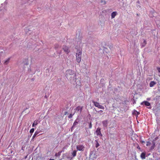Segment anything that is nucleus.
I'll return each mask as SVG.
<instances>
[{
	"mask_svg": "<svg viewBox=\"0 0 160 160\" xmlns=\"http://www.w3.org/2000/svg\"><path fill=\"white\" fill-rule=\"evenodd\" d=\"M82 52L80 50H77L76 52V59L78 62L79 63L81 60Z\"/></svg>",
	"mask_w": 160,
	"mask_h": 160,
	"instance_id": "1",
	"label": "nucleus"
},
{
	"mask_svg": "<svg viewBox=\"0 0 160 160\" xmlns=\"http://www.w3.org/2000/svg\"><path fill=\"white\" fill-rule=\"evenodd\" d=\"M92 102L96 107H98L99 108L102 109H104V107L100 105L99 103L94 101H92Z\"/></svg>",
	"mask_w": 160,
	"mask_h": 160,
	"instance_id": "2",
	"label": "nucleus"
},
{
	"mask_svg": "<svg viewBox=\"0 0 160 160\" xmlns=\"http://www.w3.org/2000/svg\"><path fill=\"white\" fill-rule=\"evenodd\" d=\"M101 129L100 128L98 127L97 128L95 131V133L97 135L99 136V137H102V135L101 131Z\"/></svg>",
	"mask_w": 160,
	"mask_h": 160,
	"instance_id": "3",
	"label": "nucleus"
},
{
	"mask_svg": "<svg viewBox=\"0 0 160 160\" xmlns=\"http://www.w3.org/2000/svg\"><path fill=\"white\" fill-rule=\"evenodd\" d=\"M73 71L70 69L68 70L66 73V76L67 77L73 75Z\"/></svg>",
	"mask_w": 160,
	"mask_h": 160,
	"instance_id": "4",
	"label": "nucleus"
},
{
	"mask_svg": "<svg viewBox=\"0 0 160 160\" xmlns=\"http://www.w3.org/2000/svg\"><path fill=\"white\" fill-rule=\"evenodd\" d=\"M62 49L67 54H68L70 52V50L68 49V47L66 45H64L63 46Z\"/></svg>",
	"mask_w": 160,
	"mask_h": 160,
	"instance_id": "5",
	"label": "nucleus"
},
{
	"mask_svg": "<svg viewBox=\"0 0 160 160\" xmlns=\"http://www.w3.org/2000/svg\"><path fill=\"white\" fill-rule=\"evenodd\" d=\"M144 104L146 106H149V107L148 108L151 109V108L150 103L149 102L147 101H144L141 103L142 104Z\"/></svg>",
	"mask_w": 160,
	"mask_h": 160,
	"instance_id": "6",
	"label": "nucleus"
},
{
	"mask_svg": "<svg viewBox=\"0 0 160 160\" xmlns=\"http://www.w3.org/2000/svg\"><path fill=\"white\" fill-rule=\"evenodd\" d=\"M84 148V147L82 145H78L77 146V149L79 151H83Z\"/></svg>",
	"mask_w": 160,
	"mask_h": 160,
	"instance_id": "7",
	"label": "nucleus"
},
{
	"mask_svg": "<svg viewBox=\"0 0 160 160\" xmlns=\"http://www.w3.org/2000/svg\"><path fill=\"white\" fill-rule=\"evenodd\" d=\"M102 123L103 126L104 127H107V126H108V120H106L103 121L102 122Z\"/></svg>",
	"mask_w": 160,
	"mask_h": 160,
	"instance_id": "8",
	"label": "nucleus"
},
{
	"mask_svg": "<svg viewBox=\"0 0 160 160\" xmlns=\"http://www.w3.org/2000/svg\"><path fill=\"white\" fill-rule=\"evenodd\" d=\"M82 107H81L80 106H78L77 107V108L75 109V111H80V112H81L82 110Z\"/></svg>",
	"mask_w": 160,
	"mask_h": 160,
	"instance_id": "9",
	"label": "nucleus"
},
{
	"mask_svg": "<svg viewBox=\"0 0 160 160\" xmlns=\"http://www.w3.org/2000/svg\"><path fill=\"white\" fill-rule=\"evenodd\" d=\"M156 84V82L154 81H152L149 84V86L150 87H153Z\"/></svg>",
	"mask_w": 160,
	"mask_h": 160,
	"instance_id": "10",
	"label": "nucleus"
},
{
	"mask_svg": "<svg viewBox=\"0 0 160 160\" xmlns=\"http://www.w3.org/2000/svg\"><path fill=\"white\" fill-rule=\"evenodd\" d=\"M145 155L146 154L145 152H142L141 155L140 157L142 159H145Z\"/></svg>",
	"mask_w": 160,
	"mask_h": 160,
	"instance_id": "11",
	"label": "nucleus"
},
{
	"mask_svg": "<svg viewBox=\"0 0 160 160\" xmlns=\"http://www.w3.org/2000/svg\"><path fill=\"white\" fill-rule=\"evenodd\" d=\"M116 12H113L111 14V18H115L116 15H117Z\"/></svg>",
	"mask_w": 160,
	"mask_h": 160,
	"instance_id": "12",
	"label": "nucleus"
},
{
	"mask_svg": "<svg viewBox=\"0 0 160 160\" xmlns=\"http://www.w3.org/2000/svg\"><path fill=\"white\" fill-rule=\"evenodd\" d=\"M78 123V122L76 121H75L73 123V125L72 126L71 128V130H72V128H74V127H75Z\"/></svg>",
	"mask_w": 160,
	"mask_h": 160,
	"instance_id": "13",
	"label": "nucleus"
},
{
	"mask_svg": "<svg viewBox=\"0 0 160 160\" xmlns=\"http://www.w3.org/2000/svg\"><path fill=\"white\" fill-rule=\"evenodd\" d=\"M10 60V58H8L4 62V64H8V63Z\"/></svg>",
	"mask_w": 160,
	"mask_h": 160,
	"instance_id": "14",
	"label": "nucleus"
},
{
	"mask_svg": "<svg viewBox=\"0 0 160 160\" xmlns=\"http://www.w3.org/2000/svg\"><path fill=\"white\" fill-rule=\"evenodd\" d=\"M95 142H96V147L97 148L100 146V144L98 142L97 140H95Z\"/></svg>",
	"mask_w": 160,
	"mask_h": 160,
	"instance_id": "15",
	"label": "nucleus"
},
{
	"mask_svg": "<svg viewBox=\"0 0 160 160\" xmlns=\"http://www.w3.org/2000/svg\"><path fill=\"white\" fill-rule=\"evenodd\" d=\"M61 152H62L61 151H60V152H58V153H56L55 154V156L56 157H58V156H60L61 155Z\"/></svg>",
	"mask_w": 160,
	"mask_h": 160,
	"instance_id": "16",
	"label": "nucleus"
},
{
	"mask_svg": "<svg viewBox=\"0 0 160 160\" xmlns=\"http://www.w3.org/2000/svg\"><path fill=\"white\" fill-rule=\"evenodd\" d=\"M38 124V121H35L32 125V127H34L35 125H37Z\"/></svg>",
	"mask_w": 160,
	"mask_h": 160,
	"instance_id": "17",
	"label": "nucleus"
},
{
	"mask_svg": "<svg viewBox=\"0 0 160 160\" xmlns=\"http://www.w3.org/2000/svg\"><path fill=\"white\" fill-rule=\"evenodd\" d=\"M72 156L74 157H75L76 155V151L75 150H74L73 151L72 154Z\"/></svg>",
	"mask_w": 160,
	"mask_h": 160,
	"instance_id": "18",
	"label": "nucleus"
},
{
	"mask_svg": "<svg viewBox=\"0 0 160 160\" xmlns=\"http://www.w3.org/2000/svg\"><path fill=\"white\" fill-rule=\"evenodd\" d=\"M75 112H74L73 114H70V115H69V116L68 117V118H72V116L75 114Z\"/></svg>",
	"mask_w": 160,
	"mask_h": 160,
	"instance_id": "19",
	"label": "nucleus"
},
{
	"mask_svg": "<svg viewBox=\"0 0 160 160\" xmlns=\"http://www.w3.org/2000/svg\"><path fill=\"white\" fill-rule=\"evenodd\" d=\"M92 124L91 122H90L89 123V129H91L92 128Z\"/></svg>",
	"mask_w": 160,
	"mask_h": 160,
	"instance_id": "20",
	"label": "nucleus"
},
{
	"mask_svg": "<svg viewBox=\"0 0 160 160\" xmlns=\"http://www.w3.org/2000/svg\"><path fill=\"white\" fill-rule=\"evenodd\" d=\"M59 47V46L58 44H55V48L56 49L57 48H58Z\"/></svg>",
	"mask_w": 160,
	"mask_h": 160,
	"instance_id": "21",
	"label": "nucleus"
},
{
	"mask_svg": "<svg viewBox=\"0 0 160 160\" xmlns=\"http://www.w3.org/2000/svg\"><path fill=\"white\" fill-rule=\"evenodd\" d=\"M153 145L152 146V147L151 148V149H153L154 148L155 143L154 142H153Z\"/></svg>",
	"mask_w": 160,
	"mask_h": 160,
	"instance_id": "22",
	"label": "nucleus"
},
{
	"mask_svg": "<svg viewBox=\"0 0 160 160\" xmlns=\"http://www.w3.org/2000/svg\"><path fill=\"white\" fill-rule=\"evenodd\" d=\"M151 144V143L150 142H147V144H146V146H149Z\"/></svg>",
	"mask_w": 160,
	"mask_h": 160,
	"instance_id": "23",
	"label": "nucleus"
},
{
	"mask_svg": "<svg viewBox=\"0 0 160 160\" xmlns=\"http://www.w3.org/2000/svg\"><path fill=\"white\" fill-rule=\"evenodd\" d=\"M34 131V128H32L31 129L30 131V132L31 133H33Z\"/></svg>",
	"mask_w": 160,
	"mask_h": 160,
	"instance_id": "24",
	"label": "nucleus"
},
{
	"mask_svg": "<svg viewBox=\"0 0 160 160\" xmlns=\"http://www.w3.org/2000/svg\"><path fill=\"white\" fill-rule=\"evenodd\" d=\"M158 70L159 72H160V68H158Z\"/></svg>",
	"mask_w": 160,
	"mask_h": 160,
	"instance_id": "25",
	"label": "nucleus"
},
{
	"mask_svg": "<svg viewBox=\"0 0 160 160\" xmlns=\"http://www.w3.org/2000/svg\"><path fill=\"white\" fill-rule=\"evenodd\" d=\"M137 148L139 149H140V147L139 146V145H138V147H137Z\"/></svg>",
	"mask_w": 160,
	"mask_h": 160,
	"instance_id": "26",
	"label": "nucleus"
},
{
	"mask_svg": "<svg viewBox=\"0 0 160 160\" xmlns=\"http://www.w3.org/2000/svg\"><path fill=\"white\" fill-rule=\"evenodd\" d=\"M102 112L103 111L102 110H100L99 111H98V112Z\"/></svg>",
	"mask_w": 160,
	"mask_h": 160,
	"instance_id": "27",
	"label": "nucleus"
},
{
	"mask_svg": "<svg viewBox=\"0 0 160 160\" xmlns=\"http://www.w3.org/2000/svg\"><path fill=\"white\" fill-rule=\"evenodd\" d=\"M35 136V134H34V135L33 136V138H34V137Z\"/></svg>",
	"mask_w": 160,
	"mask_h": 160,
	"instance_id": "28",
	"label": "nucleus"
},
{
	"mask_svg": "<svg viewBox=\"0 0 160 160\" xmlns=\"http://www.w3.org/2000/svg\"><path fill=\"white\" fill-rule=\"evenodd\" d=\"M144 42L145 43V44H146V41L145 40H144Z\"/></svg>",
	"mask_w": 160,
	"mask_h": 160,
	"instance_id": "29",
	"label": "nucleus"
},
{
	"mask_svg": "<svg viewBox=\"0 0 160 160\" xmlns=\"http://www.w3.org/2000/svg\"><path fill=\"white\" fill-rule=\"evenodd\" d=\"M49 160H54V159H50Z\"/></svg>",
	"mask_w": 160,
	"mask_h": 160,
	"instance_id": "30",
	"label": "nucleus"
},
{
	"mask_svg": "<svg viewBox=\"0 0 160 160\" xmlns=\"http://www.w3.org/2000/svg\"><path fill=\"white\" fill-rule=\"evenodd\" d=\"M139 113H139V112H137V114H139Z\"/></svg>",
	"mask_w": 160,
	"mask_h": 160,
	"instance_id": "31",
	"label": "nucleus"
},
{
	"mask_svg": "<svg viewBox=\"0 0 160 160\" xmlns=\"http://www.w3.org/2000/svg\"><path fill=\"white\" fill-rule=\"evenodd\" d=\"M104 80V79H101V81H102V80Z\"/></svg>",
	"mask_w": 160,
	"mask_h": 160,
	"instance_id": "32",
	"label": "nucleus"
}]
</instances>
